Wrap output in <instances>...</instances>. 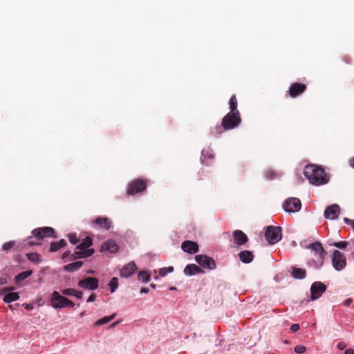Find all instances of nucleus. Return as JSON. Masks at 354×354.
<instances>
[{
  "instance_id": "40",
  "label": "nucleus",
  "mask_w": 354,
  "mask_h": 354,
  "mask_svg": "<svg viewBox=\"0 0 354 354\" xmlns=\"http://www.w3.org/2000/svg\"><path fill=\"white\" fill-rule=\"evenodd\" d=\"M332 245L338 248L343 249L346 247V245H348V243L346 241H339V242H335Z\"/></svg>"
},
{
  "instance_id": "15",
  "label": "nucleus",
  "mask_w": 354,
  "mask_h": 354,
  "mask_svg": "<svg viewBox=\"0 0 354 354\" xmlns=\"http://www.w3.org/2000/svg\"><path fill=\"white\" fill-rule=\"evenodd\" d=\"M182 250L189 254H194L198 252L199 248L197 243L192 241H185L181 244Z\"/></svg>"
},
{
  "instance_id": "24",
  "label": "nucleus",
  "mask_w": 354,
  "mask_h": 354,
  "mask_svg": "<svg viewBox=\"0 0 354 354\" xmlns=\"http://www.w3.org/2000/svg\"><path fill=\"white\" fill-rule=\"evenodd\" d=\"M93 244V239L90 236H86L82 240L81 243L77 245L75 248L76 250L86 251L90 250L88 248Z\"/></svg>"
},
{
  "instance_id": "21",
  "label": "nucleus",
  "mask_w": 354,
  "mask_h": 354,
  "mask_svg": "<svg viewBox=\"0 0 354 354\" xmlns=\"http://www.w3.org/2000/svg\"><path fill=\"white\" fill-rule=\"evenodd\" d=\"M93 223L98 225L101 228L106 230H109L111 227V221L106 217H98L93 221Z\"/></svg>"
},
{
  "instance_id": "49",
  "label": "nucleus",
  "mask_w": 354,
  "mask_h": 354,
  "mask_svg": "<svg viewBox=\"0 0 354 354\" xmlns=\"http://www.w3.org/2000/svg\"><path fill=\"white\" fill-rule=\"evenodd\" d=\"M60 245V248H64L66 245V242L64 239H61L59 241H58Z\"/></svg>"
},
{
  "instance_id": "37",
  "label": "nucleus",
  "mask_w": 354,
  "mask_h": 354,
  "mask_svg": "<svg viewBox=\"0 0 354 354\" xmlns=\"http://www.w3.org/2000/svg\"><path fill=\"white\" fill-rule=\"evenodd\" d=\"M61 249L59 242H52L50 246V252H54Z\"/></svg>"
},
{
  "instance_id": "14",
  "label": "nucleus",
  "mask_w": 354,
  "mask_h": 354,
  "mask_svg": "<svg viewBox=\"0 0 354 354\" xmlns=\"http://www.w3.org/2000/svg\"><path fill=\"white\" fill-rule=\"evenodd\" d=\"M340 213V207L337 204L328 206L324 211V217L326 219H337Z\"/></svg>"
},
{
  "instance_id": "43",
  "label": "nucleus",
  "mask_w": 354,
  "mask_h": 354,
  "mask_svg": "<svg viewBox=\"0 0 354 354\" xmlns=\"http://www.w3.org/2000/svg\"><path fill=\"white\" fill-rule=\"evenodd\" d=\"M82 295H83L82 292H81V291H76L75 290V294L73 295V296H75L76 298L80 299L82 297Z\"/></svg>"
},
{
  "instance_id": "45",
  "label": "nucleus",
  "mask_w": 354,
  "mask_h": 354,
  "mask_svg": "<svg viewBox=\"0 0 354 354\" xmlns=\"http://www.w3.org/2000/svg\"><path fill=\"white\" fill-rule=\"evenodd\" d=\"M25 245L32 246V245H41V243L40 242H35V241H32L29 240L26 243H25Z\"/></svg>"
},
{
  "instance_id": "20",
  "label": "nucleus",
  "mask_w": 354,
  "mask_h": 354,
  "mask_svg": "<svg viewBox=\"0 0 354 354\" xmlns=\"http://www.w3.org/2000/svg\"><path fill=\"white\" fill-rule=\"evenodd\" d=\"M203 272L202 269L196 264H189L184 269V273L187 276H192Z\"/></svg>"
},
{
  "instance_id": "54",
  "label": "nucleus",
  "mask_w": 354,
  "mask_h": 354,
  "mask_svg": "<svg viewBox=\"0 0 354 354\" xmlns=\"http://www.w3.org/2000/svg\"><path fill=\"white\" fill-rule=\"evenodd\" d=\"M344 60L346 62V63L348 64L351 62V59L349 57L346 56L344 57Z\"/></svg>"
},
{
  "instance_id": "10",
  "label": "nucleus",
  "mask_w": 354,
  "mask_h": 354,
  "mask_svg": "<svg viewBox=\"0 0 354 354\" xmlns=\"http://www.w3.org/2000/svg\"><path fill=\"white\" fill-rule=\"evenodd\" d=\"M326 290V286L321 281L314 282L310 288L311 299L316 300Z\"/></svg>"
},
{
  "instance_id": "36",
  "label": "nucleus",
  "mask_w": 354,
  "mask_h": 354,
  "mask_svg": "<svg viewBox=\"0 0 354 354\" xmlns=\"http://www.w3.org/2000/svg\"><path fill=\"white\" fill-rule=\"evenodd\" d=\"M68 238L71 243L75 245L78 243L79 239L75 233H70L68 234Z\"/></svg>"
},
{
  "instance_id": "28",
  "label": "nucleus",
  "mask_w": 354,
  "mask_h": 354,
  "mask_svg": "<svg viewBox=\"0 0 354 354\" xmlns=\"http://www.w3.org/2000/svg\"><path fill=\"white\" fill-rule=\"evenodd\" d=\"M19 299V295L17 292H10L4 295L3 301L6 303H11Z\"/></svg>"
},
{
  "instance_id": "18",
  "label": "nucleus",
  "mask_w": 354,
  "mask_h": 354,
  "mask_svg": "<svg viewBox=\"0 0 354 354\" xmlns=\"http://www.w3.org/2000/svg\"><path fill=\"white\" fill-rule=\"evenodd\" d=\"M95 252V250L93 248H91L90 250H86V251H76L73 254L70 255L69 259L71 261L76 260L78 259H82L86 258L92 256Z\"/></svg>"
},
{
  "instance_id": "17",
  "label": "nucleus",
  "mask_w": 354,
  "mask_h": 354,
  "mask_svg": "<svg viewBox=\"0 0 354 354\" xmlns=\"http://www.w3.org/2000/svg\"><path fill=\"white\" fill-rule=\"evenodd\" d=\"M306 248L311 249L315 252V254H317L321 259H323L326 254V252L324 250L322 245L319 241L308 244L306 246Z\"/></svg>"
},
{
  "instance_id": "33",
  "label": "nucleus",
  "mask_w": 354,
  "mask_h": 354,
  "mask_svg": "<svg viewBox=\"0 0 354 354\" xmlns=\"http://www.w3.org/2000/svg\"><path fill=\"white\" fill-rule=\"evenodd\" d=\"M110 287V291L113 293L118 287V279L117 277H113L109 283Z\"/></svg>"
},
{
  "instance_id": "19",
  "label": "nucleus",
  "mask_w": 354,
  "mask_h": 354,
  "mask_svg": "<svg viewBox=\"0 0 354 354\" xmlns=\"http://www.w3.org/2000/svg\"><path fill=\"white\" fill-rule=\"evenodd\" d=\"M101 250L115 253L118 250V245L113 240L109 239L102 245Z\"/></svg>"
},
{
  "instance_id": "4",
  "label": "nucleus",
  "mask_w": 354,
  "mask_h": 354,
  "mask_svg": "<svg viewBox=\"0 0 354 354\" xmlns=\"http://www.w3.org/2000/svg\"><path fill=\"white\" fill-rule=\"evenodd\" d=\"M266 240L270 244H274L281 239V227L268 226L265 232Z\"/></svg>"
},
{
  "instance_id": "38",
  "label": "nucleus",
  "mask_w": 354,
  "mask_h": 354,
  "mask_svg": "<svg viewBox=\"0 0 354 354\" xmlns=\"http://www.w3.org/2000/svg\"><path fill=\"white\" fill-rule=\"evenodd\" d=\"M64 295L73 296L75 294V290L73 288H66L61 290Z\"/></svg>"
},
{
  "instance_id": "8",
  "label": "nucleus",
  "mask_w": 354,
  "mask_h": 354,
  "mask_svg": "<svg viewBox=\"0 0 354 354\" xmlns=\"http://www.w3.org/2000/svg\"><path fill=\"white\" fill-rule=\"evenodd\" d=\"M195 261L203 268L213 270L216 268V263L213 259L206 255L198 254L195 256Z\"/></svg>"
},
{
  "instance_id": "35",
  "label": "nucleus",
  "mask_w": 354,
  "mask_h": 354,
  "mask_svg": "<svg viewBox=\"0 0 354 354\" xmlns=\"http://www.w3.org/2000/svg\"><path fill=\"white\" fill-rule=\"evenodd\" d=\"M173 271H174V268L172 266H169L167 268H162L159 270V274L161 277H165L168 273L172 272Z\"/></svg>"
},
{
  "instance_id": "26",
  "label": "nucleus",
  "mask_w": 354,
  "mask_h": 354,
  "mask_svg": "<svg viewBox=\"0 0 354 354\" xmlns=\"http://www.w3.org/2000/svg\"><path fill=\"white\" fill-rule=\"evenodd\" d=\"M27 259L34 263H40L42 261L41 255L37 252L26 254Z\"/></svg>"
},
{
  "instance_id": "16",
  "label": "nucleus",
  "mask_w": 354,
  "mask_h": 354,
  "mask_svg": "<svg viewBox=\"0 0 354 354\" xmlns=\"http://www.w3.org/2000/svg\"><path fill=\"white\" fill-rule=\"evenodd\" d=\"M136 269V265L133 262H131L120 270V275L121 277L128 278L134 273Z\"/></svg>"
},
{
  "instance_id": "11",
  "label": "nucleus",
  "mask_w": 354,
  "mask_h": 354,
  "mask_svg": "<svg viewBox=\"0 0 354 354\" xmlns=\"http://www.w3.org/2000/svg\"><path fill=\"white\" fill-rule=\"evenodd\" d=\"M78 286L89 290H94L99 286V280L95 277H87L79 281Z\"/></svg>"
},
{
  "instance_id": "39",
  "label": "nucleus",
  "mask_w": 354,
  "mask_h": 354,
  "mask_svg": "<svg viewBox=\"0 0 354 354\" xmlns=\"http://www.w3.org/2000/svg\"><path fill=\"white\" fill-rule=\"evenodd\" d=\"M295 352L297 353V354H301V353H304L306 348L304 346H302V345H297L295 347Z\"/></svg>"
},
{
  "instance_id": "3",
  "label": "nucleus",
  "mask_w": 354,
  "mask_h": 354,
  "mask_svg": "<svg viewBox=\"0 0 354 354\" xmlns=\"http://www.w3.org/2000/svg\"><path fill=\"white\" fill-rule=\"evenodd\" d=\"M147 180L140 178L134 180L129 183L126 194L130 196L140 193L147 188Z\"/></svg>"
},
{
  "instance_id": "27",
  "label": "nucleus",
  "mask_w": 354,
  "mask_h": 354,
  "mask_svg": "<svg viewBox=\"0 0 354 354\" xmlns=\"http://www.w3.org/2000/svg\"><path fill=\"white\" fill-rule=\"evenodd\" d=\"M237 104H238V102H237L236 97L234 95H232L230 99V101H229V106H230V112H232V113H237L238 114H240V112L237 109Z\"/></svg>"
},
{
  "instance_id": "34",
  "label": "nucleus",
  "mask_w": 354,
  "mask_h": 354,
  "mask_svg": "<svg viewBox=\"0 0 354 354\" xmlns=\"http://www.w3.org/2000/svg\"><path fill=\"white\" fill-rule=\"evenodd\" d=\"M15 245H16V241H10L5 243L2 246V249L4 251L8 252L11 249H12L15 246Z\"/></svg>"
},
{
  "instance_id": "1",
  "label": "nucleus",
  "mask_w": 354,
  "mask_h": 354,
  "mask_svg": "<svg viewBox=\"0 0 354 354\" xmlns=\"http://www.w3.org/2000/svg\"><path fill=\"white\" fill-rule=\"evenodd\" d=\"M304 175L312 185L319 186L326 184L330 179V176L321 167L308 165L304 169Z\"/></svg>"
},
{
  "instance_id": "52",
  "label": "nucleus",
  "mask_w": 354,
  "mask_h": 354,
  "mask_svg": "<svg viewBox=\"0 0 354 354\" xmlns=\"http://www.w3.org/2000/svg\"><path fill=\"white\" fill-rule=\"evenodd\" d=\"M349 165L351 167H353L354 169V157L353 158H351L350 160H349Z\"/></svg>"
},
{
  "instance_id": "30",
  "label": "nucleus",
  "mask_w": 354,
  "mask_h": 354,
  "mask_svg": "<svg viewBox=\"0 0 354 354\" xmlns=\"http://www.w3.org/2000/svg\"><path fill=\"white\" fill-rule=\"evenodd\" d=\"M115 314H113L110 316L104 317L103 318L97 320L94 324L95 326H100L102 324H107L109 322H111V320H113L115 318Z\"/></svg>"
},
{
  "instance_id": "23",
  "label": "nucleus",
  "mask_w": 354,
  "mask_h": 354,
  "mask_svg": "<svg viewBox=\"0 0 354 354\" xmlns=\"http://www.w3.org/2000/svg\"><path fill=\"white\" fill-rule=\"evenodd\" d=\"M240 260L244 263H249L252 261L254 255L252 252L249 250L241 251L239 254Z\"/></svg>"
},
{
  "instance_id": "5",
  "label": "nucleus",
  "mask_w": 354,
  "mask_h": 354,
  "mask_svg": "<svg viewBox=\"0 0 354 354\" xmlns=\"http://www.w3.org/2000/svg\"><path fill=\"white\" fill-rule=\"evenodd\" d=\"M301 207V201L297 198H289L283 204V209L289 213L297 212L300 210Z\"/></svg>"
},
{
  "instance_id": "58",
  "label": "nucleus",
  "mask_w": 354,
  "mask_h": 354,
  "mask_svg": "<svg viewBox=\"0 0 354 354\" xmlns=\"http://www.w3.org/2000/svg\"><path fill=\"white\" fill-rule=\"evenodd\" d=\"M150 286H151V288H153V289H155V288H156V284H153V283H151V284L150 285Z\"/></svg>"
},
{
  "instance_id": "6",
  "label": "nucleus",
  "mask_w": 354,
  "mask_h": 354,
  "mask_svg": "<svg viewBox=\"0 0 354 354\" xmlns=\"http://www.w3.org/2000/svg\"><path fill=\"white\" fill-rule=\"evenodd\" d=\"M33 236L39 240H41L45 237H56L55 230L51 227H38L32 231Z\"/></svg>"
},
{
  "instance_id": "56",
  "label": "nucleus",
  "mask_w": 354,
  "mask_h": 354,
  "mask_svg": "<svg viewBox=\"0 0 354 354\" xmlns=\"http://www.w3.org/2000/svg\"><path fill=\"white\" fill-rule=\"evenodd\" d=\"M6 282V279L0 277V285L4 284Z\"/></svg>"
},
{
  "instance_id": "29",
  "label": "nucleus",
  "mask_w": 354,
  "mask_h": 354,
  "mask_svg": "<svg viewBox=\"0 0 354 354\" xmlns=\"http://www.w3.org/2000/svg\"><path fill=\"white\" fill-rule=\"evenodd\" d=\"M32 274V270H27L25 272H22L15 277V281L17 283L22 281L23 280L29 277Z\"/></svg>"
},
{
  "instance_id": "7",
  "label": "nucleus",
  "mask_w": 354,
  "mask_h": 354,
  "mask_svg": "<svg viewBox=\"0 0 354 354\" xmlns=\"http://www.w3.org/2000/svg\"><path fill=\"white\" fill-rule=\"evenodd\" d=\"M67 299L68 298L61 295L57 291H53L50 299L51 306L55 309L65 308Z\"/></svg>"
},
{
  "instance_id": "57",
  "label": "nucleus",
  "mask_w": 354,
  "mask_h": 354,
  "mask_svg": "<svg viewBox=\"0 0 354 354\" xmlns=\"http://www.w3.org/2000/svg\"><path fill=\"white\" fill-rule=\"evenodd\" d=\"M25 308L26 309L30 310V309H32L33 307L32 306H30L29 304H26Z\"/></svg>"
},
{
  "instance_id": "13",
  "label": "nucleus",
  "mask_w": 354,
  "mask_h": 354,
  "mask_svg": "<svg viewBox=\"0 0 354 354\" xmlns=\"http://www.w3.org/2000/svg\"><path fill=\"white\" fill-rule=\"evenodd\" d=\"M233 245L236 247L245 244L248 241L247 235L239 230L233 232Z\"/></svg>"
},
{
  "instance_id": "42",
  "label": "nucleus",
  "mask_w": 354,
  "mask_h": 354,
  "mask_svg": "<svg viewBox=\"0 0 354 354\" xmlns=\"http://www.w3.org/2000/svg\"><path fill=\"white\" fill-rule=\"evenodd\" d=\"M96 299V295L95 294L93 293L91 294L88 299L86 300L87 302H93Z\"/></svg>"
},
{
  "instance_id": "44",
  "label": "nucleus",
  "mask_w": 354,
  "mask_h": 354,
  "mask_svg": "<svg viewBox=\"0 0 354 354\" xmlns=\"http://www.w3.org/2000/svg\"><path fill=\"white\" fill-rule=\"evenodd\" d=\"M346 346V344L343 342H340L337 344V348L339 349V350H344Z\"/></svg>"
},
{
  "instance_id": "12",
  "label": "nucleus",
  "mask_w": 354,
  "mask_h": 354,
  "mask_svg": "<svg viewBox=\"0 0 354 354\" xmlns=\"http://www.w3.org/2000/svg\"><path fill=\"white\" fill-rule=\"evenodd\" d=\"M306 89V85L302 83H292L288 89V93L291 97H296L303 93Z\"/></svg>"
},
{
  "instance_id": "46",
  "label": "nucleus",
  "mask_w": 354,
  "mask_h": 354,
  "mask_svg": "<svg viewBox=\"0 0 354 354\" xmlns=\"http://www.w3.org/2000/svg\"><path fill=\"white\" fill-rule=\"evenodd\" d=\"M344 221L346 224H348V225H351L352 227H353V223H354V220H351V219H349V218H344Z\"/></svg>"
},
{
  "instance_id": "51",
  "label": "nucleus",
  "mask_w": 354,
  "mask_h": 354,
  "mask_svg": "<svg viewBox=\"0 0 354 354\" xmlns=\"http://www.w3.org/2000/svg\"><path fill=\"white\" fill-rule=\"evenodd\" d=\"M149 291V289L147 288H142L141 290H140V293L141 294H143V293H148Z\"/></svg>"
},
{
  "instance_id": "53",
  "label": "nucleus",
  "mask_w": 354,
  "mask_h": 354,
  "mask_svg": "<svg viewBox=\"0 0 354 354\" xmlns=\"http://www.w3.org/2000/svg\"><path fill=\"white\" fill-rule=\"evenodd\" d=\"M70 255V251H66L63 254H62V259H65L66 257H67L68 256Z\"/></svg>"
},
{
  "instance_id": "32",
  "label": "nucleus",
  "mask_w": 354,
  "mask_h": 354,
  "mask_svg": "<svg viewBox=\"0 0 354 354\" xmlns=\"http://www.w3.org/2000/svg\"><path fill=\"white\" fill-rule=\"evenodd\" d=\"M151 277V273L148 271H141L138 274V280L147 283L149 281Z\"/></svg>"
},
{
  "instance_id": "31",
  "label": "nucleus",
  "mask_w": 354,
  "mask_h": 354,
  "mask_svg": "<svg viewBox=\"0 0 354 354\" xmlns=\"http://www.w3.org/2000/svg\"><path fill=\"white\" fill-rule=\"evenodd\" d=\"M202 162H204V159L209 158L213 159L214 158V153L211 148L208 147L202 151Z\"/></svg>"
},
{
  "instance_id": "47",
  "label": "nucleus",
  "mask_w": 354,
  "mask_h": 354,
  "mask_svg": "<svg viewBox=\"0 0 354 354\" xmlns=\"http://www.w3.org/2000/svg\"><path fill=\"white\" fill-rule=\"evenodd\" d=\"M74 306H75V304L72 301H71L68 299L67 301H66V307L73 308Z\"/></svg>"
},
{
  "instance_id": "25",
  "label": "nucleus",
  "mask_w": 354,
  "mask_h": 354,
  "mask_svg": "<svg viewBox=\"0 0 354 354\" xmlns=\"http://www.w3.org/2000/svg\"><path fill=\"white\" fill-rule=\"evenodd\" d=\"M82 261H75L64 266L63 267V270L68 272H73L78 270L82 266Z\"/></svg>"
},
{
  "instance_id": "22",
  "label": "nucleus",
  "mask_w": 354,
  "mask_h": 354,
  "mask_svg": "<svg viewBox=\"0 0 354 354\" xmlns=\"http://www.w3.org/2000/svg\"><path fill=\"white\" fill-rule=\"evenodd\" d=\"M291 270V276L295 279H303L306 276V270L305 269L292 266Z\"/></svg>"
},
{
  "instance_id": "9",
  "label": "nucleus",
  "mask_w": 354,
  "mask_h": 354,
  "mask_svg": "<svg viewBox=\"0 0 354 354\" xmlns=\"http://www.w3.org/2000/svg\"><path fill=\"white\" fill-rule=\"evenodd\" d=\"M333 266L336 270H342L346 265L344 255L338 250H335L332 259Z\"/></svg>"
},
{
  "instance_id": "59",
  "label": "nucleus",
  "mask_w": 354,
  "mask_h": 354,
  "mask_svg": "<svg viewBox=\"0 0 354 354\" xmlns=\"http://www.w3.org/2000/svg\"><path fill=\"white\" fill-rule=\"evenodd\" d=\"M87 272L89 273V274H93L95 272V271L94 270H89Z\"/></svg>"
},
{
  "instance_id": "48",
  "label": "nucleus",
  "mask_w": 354,
  "mask_h": 354,
  "mask_svg": "<svg viewBox=\"0 0 354 354\" xmlns=\"http://www.w3.org/2000/svg\"><path fill=\"white\" fill-rule=\"evenodd\" d=\"M351 303H352V299L351 298H348L344 301V304L346 306H349Z\"/></svg>"
},
{
  "instance_id": "60",
  "label": "nucleus",
  "mask_w": 354,
  "mask_h": 354,
  "mask_svg": "<svg viewBox=\"0 0 354 354\" xmlns=\"http://www.w3.org/2000/svg\"><path fill=\"white\" fill-rule=\"evenodd\" d=\"M117 324H118V323H117V322H115V323H113V324H111V326H112V327H114V326H115Z\"/></svg>"
},
{
  "instance_id": "50",
  "label": "nucleus",
  "mask_w": 354,
  "mask_h": 354,
  "mask_svg": "<svg viewBox=\"0 0 354 354\" xmlns=\"http://www.w3.org/2000/svg\"><path fill=\"white\" fill-rule=\"evenodd\" d=\"M344 354H354V350L353 348H347L345 350Z\"/></svg>"
},
{
  "instance_id": "61",
  "label": "nucleus",
  "mask_w": 354,
  "mask_h": 354,
  "mask_svg": "<svg viewBox=\"0 0 354 354\" xmlns=\"http://www.w3.org/2000/svg\"><path fill=\"white\" fill-rule=\"evenodd\" d=\"M268 354H275V353H268Z\"/></svg>"
},
{
  "instance_id": "41",
  "label": "nucleus",
  "mask_w": 354,
  "mask_h": 354,
  "mask_svg": "<svg viewBox=\"0 0 354 354\" xmlns=\"http://www.w3.org/2000/svg\"><path fill=\"white\" fill-rule=\"evenodd\" d=\"M299 328H300V326H299V324H294L290 327V330L293 333L298 331L299 330Z\"/></svg>"
},
{
  "instance_id": "2",
  "label": "nucleus",
  "mask_w": 354,
  "mask_h": 354,
  "mask_svg": "<svg viewBox=\"0 0 354 354\" xmlns=\"http://www.w3.org/2000/svg\"><path fill=\"white\" fill-rule=\"evenodd\" d=\"M241 123L240 114L229 112L223 117L221 125H217L211 129V134L213 136L220 135L224 131L232 130L238 127Z\"/></svg>"
},
{
  "instance_id": "55",
  "label": "nucleus",
  "mask_w": 354,
  "mask_h": 354,
  "mask_svg": "<svg viewBox=\"0 0 354 354\" xmlns=\"http://www.w3.org/2000/svg\"><path fill=\"white\" fill-rule=\"evenodd\" d=\"M198 174H199V176H200V179H201V180H203V175L205 176V172H204V171H200V172L198 173Z\"/></svg>"
}]
</instances>
